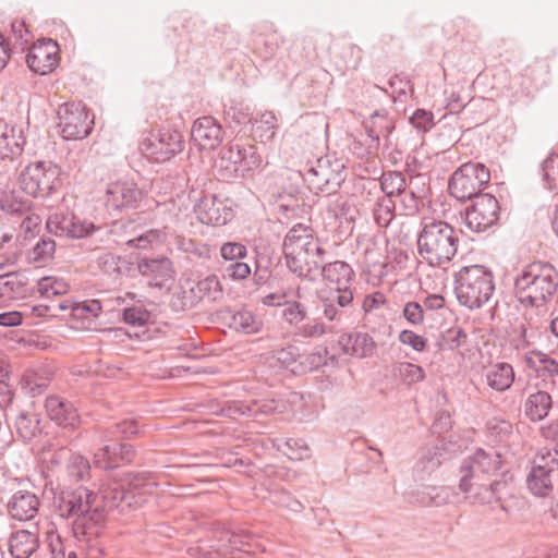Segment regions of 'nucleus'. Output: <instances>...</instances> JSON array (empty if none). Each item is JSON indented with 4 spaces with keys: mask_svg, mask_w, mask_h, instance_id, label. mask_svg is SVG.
<instances>
[{
    "mask_svg": "<svg viewBox=\"0 0 558 558\" xmlns=\"http://www.w3.org/2000/svg\"><path fill=\"white\" fill-rule=\"evenodd\" d=\"M56 513L72 521L74 536L87 543V556L99 558L105 547L97 541L105 529V512L96 493L80 486L64 488L54 494Z\"/></svg>",
    "mask_w": 558,
    "mask_h": 558,
    "instance_id": "1",
    "label": "nucleus"
},
{
    "mask_svg": "<svg viewBox=\"0 0 558 558\" xmlns=\"http://www.w3.org/2000/svg\"><path fill=\"white\" fill-rule=\"evenodd\" d=\"M500 466L501 456L493 449L478 448L473 454L464 458L459 469V488L464 498L473 505L499 504L500 509L507 512L501 502L507 482L488 480L498 473Z\"/></svg>",
    "mask_w": 558,
    "mask_h": 558,
    "instance_id": "2",
    "label": "nucleus"
},
{
    "mask_svg": "<svg viewBox=\"0 0 558 558\" xmlns=\"http://www.w3.org/2000/svg\"><path fill=\"white\" fill-rule=\"evenodd\" d=\"M282 248L290 271L300 278L316 280L325 262V250L310 227L293 226L284 236Z\"/></svg>",
    "mask_w": 558,
    "mask_h": 558,
    "instance_id": "3",
    "label": "nucleus"
},
{
    "mask_svg": "<svg viewBox=\"0 0 558 558\" xmlns=\"http://www.w3.org/2000/svg\"><path fill=\"white\" fill-rule=\"evenodd\" d=\"M319 275L326 282V289L318 293L323 314L329 322H341L343 308L353 302V282L355 272L352 266L343 260L323 263Z\"/></svg>",
    "mask_w": 558,
    "mask_h": 558,
    "instance_id": "4",
    "label": "nucleus"
},
{
    "mask_svg": "<svg viewBox=\"0 0 558 558\" xmlns=\"http://www.w3.org/2000/svg\"><path fill=\"white\" fill-rule=\"evenodd\" d=\"M558 290V271L548 262L525 265L515 276L513 292L524 306L539 308L549 303Z\"/></svg>",
    "mask_w": 558,
    "mask_h": 558,
    "instance_id": "5",
    "label": "nucleus"
},
{
    "mask_svg": "<svg viewBox=\"0 0 558 558\" xmlns=\"http://www.w3.org/2000/svg\"><path fill=\"white\" fill-rule=\"evenodd\" d=\"M458 231L444 220L422 222L416 239L420 258L432 267H441L453 259L459 247Z\"/></svg>",
    "mask_w": 558,
    "mask_h": 558,
    "instance_id": "6",
    "label": "nucleus"
},
{
    "mask_svg": "<svg viewBox=\"0 0 558 558\" xmlns=\"http://www.w3.org/2000/svg\"><path fill=\"white\" fill-rule=\"evenodd\" d=\"M493 274L482 265L462 267L454 277V293L458 302L470 308H480L493 296Z\"/></svg>",
    "mask_w": 558,
    "mask_h": 558,
    "instance_id": "7",
    "label": "nucleus"
},
{
    "mask_svg": "<svg viewBox=\"0 0 558 558\" xmlns=\"http://www.w3.org/2000/svg\"><path fill=\"white\" fill-rule=\"evenodd\" d=\"M46 230L49 234L60 238L81 239L96 236L100 241L105 235L114 234L124 223L117 222L111 226H95L93 222L81 221L71 213L58 211L51 214L46 220Z\"/></svg>",
    "mask_w": 558,
    "mask_h": 558,
    "instance_id": "8",
    "label": "nucleus"
},
{
    "mask_svg": "<svg viewBox=\"0 0 558 558\" xmlns=\"http://www.w3.org/2000/svg\"><path fill=\"white\" fill-rule=\"evenodd\" d=\"M490 181V172L486 166L478 162L461 165L449 180L448 189L454 198L469 201L483 194L482 191Z\"/></svg>",
    "mask_w": 558,
    "mask_h": 558,
    "instance_id": "9",
    "label": "nucleus"
},
{
    "mask_svg": "<svg viewBox=\"0 0 558 558\" xmlns=\"http://www.w3.org/2000/svg\"><path fill=\"white\" fill-rule=\"evenodd\" d=\"M60 169L46 161L27 165L20 174L21 189L33 197H48L54 193L60 182Z\"/></svg>",
    "mask_w": 558,
    "mask_h": 558,
    "instance_id": "10",
    "label": "nucleus"
},
{
    "mask_svg": "<svg viewBox=\"0 0 558 558\" xmlns=\"http://www.w3.org/2000/svg\"><path fill=\"white\" fill-rule=\"evenodd\" d=\"M343 170L344 165L341 160L323 157L305 172L304 180L312 192L328 196L337 193L344 181Z\"/></svg>",
    "mask_w": 558,
    "mask_h": 558,
    "instance_id": "11",
    "label": "nucleus"
},
{
    "mask_svg": "<svg viewBox=\"0 0 558 558\" xmlns=\"http://www.w3.org/2000/svg\"><path fill=\"white\" fill-rule=\"evenodd\" d=\"M558 472V445L546 453L535 457L526 477L529 490L537 497H547L554 488V478Z\"/></svg>",
    "mask_w": 558,
    "mask_h": 558,
    "instance_id": "12",
    "label": "nucleus"
},
{
    "mask_svg": "<svg viewBox=\"0 0 558 558\" xmlns=\"http://www.w3.org/2000/svg\"><path fill=\"white\" fill-rule=\"evenodd\" d=\"M25 137L21 130L5 128L0 134V183L9 181L22 163Z\"/></svg>",
    "mask_w": 558,
    "mask_h": 558,
    "instance_id": "13",
    "label": "nucleus"
},
{
    "mask_svg": "<svg viewBox=\"0 0 558 558\" xmlns=\"http://www.w3.org/2000/svg\"><path fill=\"white\" fill-rule=\"evenodd\" d=\"M183 135L173 129H161L141 143V149L156 162H165L183 149Z\"/></svg>",
    "mask_w": 558,
    "mask_h": 558,
    "instance_id": "14",
    "label": "nucleus"
},
{
    "mask_svg": "<svg viewBox=\"0 0 558 558\" xmlns=\"http://www.w3.org/2000/svg\"><path fill=\"white\" fill-rule=\"evenodd\" d=\"M471 207L465 209L464 222L474 232H484L496 226L499 220L500 207L492 194H480L472 199Z\"/></svg>",
    "mask_w": 558,
    "mask_h": 558,
    "instance_id": "15",
    "label": "nucleus"
},
{
    "mask_svg": "<svg viewBox=\"0 0 558 558\" xmlns=\"http://www.w3.org/2000/svg\"><path fill=\"white\" fill-rule=\"evenodd\" d=\"M263 158L253 145L231 143L220 154V166L229 173L248 172L262 167Z\"/></svg>",
    "mask_w": 558,
    "mask_h": 558,
    "instance_id": "16",
    "label": "nucleus"
},
{
    "mask_svg": "<svg viewBox=\"0 0 558 558\" xmlns=\"http://www.w3.org/2000/svg\"><path fill=\"white\" fill-rule=\"evenodd\" d=\"M59 128L64 140L85 138L93 130L94 119L84 106L66 104L59 111Z\"/></svg>",
    "mask_w": 558,
    "mask_h": 558,
    "instance_id": "17",
    "label": "nucleus"
},
{
    "mask_svg": "<svg viewBox=\"0 0 558 558\" xmlns=\"http://www.w3.org/2000/svg\"><path fill=\"white\" fill-rule=\"evenodd\" d=\"M144 197L143 191L132 181H114L107 185L104 204L109 213L135 209Z\"/></svg>",
    "mask_w": 558,
    "mask_h": 558,
    "instance_id": "18",
    "label": "nucleus"
},
{
    "mask_svg": "<svg viewBox=\"0 0 558 558\" xmlns=\"http://www.w3.org/2000/svg\"><path fill=\"white\" fill-rule=\"evenodd\" d=\"M263 550L262 545L246 532H226L217 545V554L221 558H248Z\"/></svg>",
    "mask_w": 558,
    "mask_h": 558,
    "instance_id": "19",
    "label": "nucleus"
},
{
    "mask_svg": "<svg viewBox=\"0 0 558 558\" xmlns=\"http://www.w3.org/2000/svg\"><path fill=\"white\" fill-rule=\"evenodd\" d=\"M59 45L48 38L38 40L26 54V63L34 73L46 75L52 72L59 63Z\"/></svg>",
    "mask_w": 558,
    "mask_h": 558,
    "instance_id": "20",
    "label": "nucleus"
},
{
    "mask_svg": "<svg viewBox=\"0 0 558 558\" xmlns=\"http://www.w3.org/2000/svg\"><path fill=\"white\" fill-rule=\"evenodd\" d=\"M189 290L182 291V306L193 307L202 301L216 302L223 295L222 287L217 276L210 275L196 282L187 281Z\"/></svg>",
    "mask_w": 558,
    "mask_h": 558,
    "instance_id": "21",
    "label": "nucleus"
},
{
    "mask_svg": "<svg viewBox=\"0 0 558 558\" xmlns=\"http://www.w3.org/2000/svg\"><path fill=\"white\" fill-rule=\"evenodd\" d=\"M197 219L204 225L223 226L233 217V211L226 201L216 195H205L194 206Z\"/></svg>",
    "mask_w": 558,
    "mask_h": 558,
    "instance_id": "22",
    "label": "nucleus"
},
{
    "mask_svg": "<svg viewBox=\"0 0 558 558\" xmlns=\"http://www.w3.org/2000/svg\"><path fill=\"white\" fill-rule=\"evenodd\" d=\"M135 456L136 451L130 444H104L94 454V464L102 470H112L131 463Z\"/></svg>",
    "mask_w": 558,
    "mask_h": 558,
    "instance_id": "23",
    "label": "nucleus"
},
{
    "mask_svg": "<svg viewBox=\"0 0 558 558\" xmlns=\"http://www.w3.org/2000/svg\"><path fill=\"white\" fill-rule=\"evenodd\" d=\"M137 268L140 274L148 279L149 286L159 289L172 281L175 274L171 259L166 256L144 257L138 260Z\"/></svg>",
    "mask_w": 558,
    "mask_h": 558,
    "instance_id": "24",
    "label": "nucleus"
},
{
    "mask_svg": "<svg viewBox=\"0 0 558 558\" xmlns=\"http://www.w3.org/2000/svg\"><path fill=\"white\" fill-rule=\"evenodd\" d=\"M223 134L222 126L210 116L195 120L191 131V137L199 149L217 148L223 141Z\"/></svg>",
    "mask_w": 558,
    "mask_h": 558,
    "instance_id": "25",
    "label": "nucleus"
},
{
    "mask_svg": "<svg viewBox=\"0 0 558 558\" xmlns=\"http://www.w3.org/2000/svg\"><path fill=\"white\" fill-rule=\"evenodd\" d=\"M96 495L104 509L105 518L111 509L117 508L120 512H124L137 504L134 493L126 492L118 482L104 484Z\"/></svg>",
    "mask_w": 558,
    "mask_h": 558,
    "instance_id": "26",
    "label": "nucleus"
},
{
    "mask_svg": "<svg viewBox=\"0 0 558 558\" xmlns=\"http://www.w3.org/2000/svg\"><path fill=\"white\" fill-rule=\"evenodd\" d=\"M40 500L29 490L15 492L7 502L8 514L19 522L32 521L38 514Z\"/></svg>",
    "mask_w": 558,
    "mask_h": 558,
    "instance_id": "27",
    "label": "nucleus"
},
{
    "mask_svg": "<svg viewBox=\"0 0 558 558\" xmlns=\"http://www.w3.org/2000/svg\"><path fill=\"white\" fill-rule=\"evenodd\" d=\"M45 408L50 420L57 425L71 429L78 426L80 416L69 400L59 396H50L45 401Z\"/></svg>",
    "mask_w": 558,
    "mask_h": 558,
    "instance_id": "28",
    "label": "nucleus"
},
{
    "mask_svg": "<svg viewBox=\"0 0 558 558\" xmlns=\"http://www.w3.org/2000/svg\"><path fill=\"white\" fill-rule=\"evenodd\" d=\"M524 363L536 378L555 385L558 379V361L541 350H531L524 354Z\"/></svg>",
    "mask_w": 558,
    "mask_h": 558,
    "instance_id": "29",
    "label": "nucleus"
},
{
    "mask_svg": "<svg viewBox=\"0 0 558 558\" xmlns=\"http://www.w3.org/2000/svg\"><path fill=\"white\" fill-rule=\"evenodd\" d=\"M553 398L546 390L536 389L527 393L522 403L524 416L532 423L545 420L553 409Z\"/></svg>",
    "mask_w": 558,
    "mask_h": 558,
    "instance_id": "30",
    "label": "nucleus"
},
{
    "mask_svg": "<svg viewBox=\"0 0 558 558\" xmlns=\"http://www.w3.org/2000/svg\"><path fill=\"white\" fill-rule=\"evenodd\" d=\"M483 376L486 385L492 390L499 393L508 391L515 380L514 368L508 362H496L489 364L485 368Z\"/></svg>",
    "mask_w": 558,
    "mask_h": 558,
    "instance_id": "31",
    "label": "nucleus"
},
{
    "mask_svg": "<svg viewBox=\"0 0 558 558\" xmlns=\"http://www.w3.org/2000/svg\"><path fill=\"white\" fill-rule=\"evenodd\" d=\"M366 135L368 137L367 149H377L379 146L380 138H388L390 133L395 129L392 118L385 111H376L368 120L364 122Z\"/></svg>",
    "mask_w": 558,
    "mask_h": 558,
    "instance_id": "32",
    "label": "nucleus"
},
{
    "mask_svg": "<svg viewBox=\"0 0 558 558\" xmlns=\"http://www.w3.org/2000/svg\"><path fill=\"white\" fill-rule=\"evenodd\" d=\"M339 345L347 355L355 357H369L376 351V342L366 332H351L339 337Z\"/></svg>",
    "mask_w": 558,
    "mask_h": 558,
    "instance_id": "33",
    "label": "nucleus"
},
{
    "mask_svg": "<svg viewBox=\"0 0 558 558\" xmlns=\"http://www.w3.org/2000/svg\"><path fill=\"white\" fill-rule=\"evenodd\" d=\"M9 551L13 558H29L39 547L37 532L19 530L9 538Z\"/></svg>",
    "mask_w": 558,
    "mask_h": 558,
    "instance_id": "34",
    "label": "nucleus"
},
{
    "mask_svg": "<svg viewBox=\"0 0 558 558\" xmlns=\"http://www.w3.org/2000/svg\"><path fill=\"white\" fill-rule=\"evenodd\" d=\"M450 495L445 486H422L412 493V501L423 507H439L449 501Z\"/></svg>",
    "mask_w": 558,
    "mask_h": 558,
    "instance_id": "35",
    "label": "nucleus"
},
{
    "mask_svg": "<svg viewBox=\"0 0 558 558\" xmlns=\"http://www.w3.org/2000/svg\"><path fill=\"white\" fill-rule=\"evenodd\" d=\"M40 415L34 411H21L14 421L17 436L23 441H31L41 434Z\"/></svg>",
    "mask_w": 558,
    "mask_h": 558,
    "instance_id": "36",
    "label": "nucleus"
},
{
    "mask_svg": "<svg viewBox=\"0 0 558 558\" xmlns=\"http://www.w3.org/2000/svg\"><path fill=\"white\" fill-rule=\"evenodd\" d=\"M0 209L11 220L17 221L34 209L33 202L14 192H5L0 197Z\"/></svg>",
    "mask_w": 558,
    "mask_h": 558,
    "instance_id": "37",
    "label": "nucleus"
},
{
    "mask_svg": "<svg viewBox=\"0 0 558 558\" xmlns=\"http://www.w3.org/2000/svg\"><path fill=\"white\" fill-rule=\"evenodd\" d=\"M250 123L252 124L253 137L258 138L262 143L272 140L278 129V120L272 111L259 113L252 118Z\"/></svg>",
    "mask_w": 558,
    "mask_h": 558,
    "instance_id": "38",
    "label": "nucleus"
},
{
    "mask_svg": "<svg viewBox=\"0 0 558 558\" xmlns=\"http://www.w3.org/2000/svg\"><path fill=\"white\" fill-rule=\"evenodd\" d=\"M138 433L137 424L135 421L124 420L122 422L112 424L99 430V439L101 445L114 444L122 439H129Z\"/></svg>",
    "mask_w": 558,
    "mask_h": 558,
    "instance_id": "39",
    "label": "nucleus"
},
{
    "mask_svg": "<svg viewBox=\"0 0 558 558\" xmlns=\"http://www.w3.org/2000/svg\"><path fill=\"white\" fill-rule=\"evenodd\" d=\"M230 327L245 335L258 333L263 328V320L248 310H241L231 316Z\"/></svg>",
    "mask_w": 558,
    "mask_h": 558,
    "instance_id": "40",
    "label": "nucleus"
},
{
    "mask_svg": "<svg viewBox=\"0 0 558 558\" xmlns=\"http://www.w3.org/2000/svg\"><path fill=\"white\" fill-rule=\"evenodd\" d=\"M117 222L124 223V227L122 229H119L117 231V233H114V234L105 235V238H107L108 242H112L117 245L125 244L129 247L141 248V250H145V248H148L151 246L149 239L147 238L145 232L142 234H138L134 238H130L128 235L126 229L132 228V222L119 220V221H114L113 223H117Z\"/></svg>",
    "mask_w": 558,
    "mask_h": 558,
    "instance_id": "41",
    "label": "nucleus"
},
{
    "mask_svg": "<svg viewBox=\"0 0 558 558\" xmlns=\"http://www.w3.org/2000/svg\"><path fill=\"white\" fill-rule=\"evenodd\" d=\"M17 221H20V227L16 238L21 244H26L40 234L43 219L35 209L31 210Z\"/></svg>",
    "mask_w": 558,
    "mask_h": 558,
    "instance_id": "42",
    "label": "nucleus"
},
{
    "mask_svg": "<svg viewBox=\"0 0 558 558\" xmlns=\"http://www.w3.org/2000/svg\"><path fill=\"white\" fill-rule=\"evenodd\" d=\"M56 253V242L49 236H41L27 253L29 263L44 265L50 262Z\"/></svg>",
    "mask_w": 558,
    "mask_h": 558,
    "instance_id": "43",
    "label": "nucleus"
},
{
    "mask_svg": "<svg viewBox=\"0 0 558 558\" xmlns=\"http://www.w3.org/2000/svg\"><path fill=\"white\" fill-rule=\"evenodd\" d=\"M276 410V407L274 405V401L258 404L257 402H254L253 404L246 405V404H232L228 408L223 409L225 415L235 418L236 415H246V416H255L258 412H262L264 414H270Z\"/></svg>",
    "mask_w": 558,
    "mask_h": 558,
    "instance_id": "44",
    "label": "nucleus"
},
{
    "mask_svg": "<svg viewBox=\"0 0 558 558\" xmlns=\"http://www.w3.org/2000/svg\"><path fill=\"white\" fill-rule=\"evenodd\" d=\"M380 189L384 196L397 197L405 189V175L399 171H387L380 177Z\"/></svg>",
    "mask_w": 558,
    "mask_h": 558,
    "instance_id": "45",
    "label": "nucleus"
},
{
    "mask_svg": "<svg viewBox=\"0 0 558 558\" xmlns=\"http://www.w3.org/2000/svg\"><path fill=\"white\" fill-rule=\"evenodd\" d=\"M393 374L408 386L422 381L425 378L424 369L420 365L410 362L397 363L393 367Z\"/></svg>",
    "mask_w": 558,
    "mask_h": 558,
    "instance_id": "46",
    "label": "nucleus"
},
{
    "mask_svg": "<svg viewBox=\"0 0 558 558\" xmlns=\"http://www.w3.org/2000/svg\"><path fill=\"white\" fill-rule=\"evenodd\" d=\"M396 202L391 197L383 196L377 199L373 217L379 227H387L395 218Z\"/></svg>",
    "mask_w": 558,
    "mask_h": 558,
    "instance_id": "47",
    "label": "nucleus"
},
{
    "mask_svg": "<svg viewBox=\"0 0 558 558\" xmlns=\"http://www.w3.org/2000/svg\"><path fill=\"white\" fill-rule=\"evenodd\" d=\"M37 290L40 296L50 300L52 296H61L68 293V283L56 277H44L37 282Z\"/></svg>",
    "mask_w": 558,
    "mask_h": 558,
    "instance_id": "48",
    "label": "nucleus"
},
{
    "mask_svg": "<svg viewBox=\"0 0 558 558\" xmlns=\"http://www.w3.org/2000/svg\"><path fill=\"white\" fill-rule=\"evenodd\" d=\"M269 499L272 505L293 513H300L304 509V505L299 499L294 498L290 492L283 488L271 490Z\"/></svg>",
    "mask_w": 558,
    "mask_h": 558,
    "instance_id": "49",
    "label": "nucleus"
},
{
    "mask_svg": "<svg viewBox=\"0 0 558 558\" xmlns=\"http://www.w3.org/2000/svg\"><path fill=\"white\" fill-rule=\"evenodd\" d=\"M486 430L489 437L494 438L498 442H504L513 434V425L508 420L492 417L486 423Z\"/></svg>",
    "mask_w": 558,
    "mask_h": 558,
    "instance_id": "50",
    "label": "nucleus"
},
{
    "mask_svg": "<svg viewBox=\"0 0 558 558\" xmlns=\"http://www.w3.org/2000/svg\"><path fill=\"white\" fill-rule=\"evenodd\" d=\"M66 472L72 480L84 481L90 475L89 461L81 454H71L68 459Z\"/></svg>",
    "mask_w": 558,
    "mask_h": 558,
    "instance_id": "51",
    "label": "nucleus"
},
{
    "mask_svg": "<svg viewBox=\"0 0 558 558\" xmlns=\"http://www.w3.org/2000/svg\"><path fill=\"white\" fill-rule=\"evenodd\" d=\"M278 450L291 460H303L310 456V448L301 438H289L282 441L278 445Z\"/></svg>",
    "mask_w": 558,
    "mask_h": 558,
    "instance_id": "52",
    "label": "nucleus"
},
{
    "mask_svg": "<svg viewBox=\"0 0 558 558\" xmlns=\"http://www.w3.org/2000/svg\"><path fill=\"white\" fill-rule=\"evenodd\" d=\"M121 260L122 258L119 255L110 252H102L96 257L95 263L97 268L104 274L109 276H118L122 272L120 267Z\"/></svg>",
    "mask_w": 558,
    "mask_h": 558,
    "instance_id": "53",
    "label": "nucleus"
},
{
    "mask_svg": "<svg viewBox=\"0 0 558 558\" xmlns=\"http://www.w3.org/2000/svg\"><path fill=\"white\" fill-rule=\"evenodd\" d=\"M300 357L299 348L295 345H288L286 348H281L279 350H275L272 352V360L280 365V367L286 369H291L293 373L295 368L293 365L296 363Z\"/></svg>",
    "mask_w": 558,
    "mask_h": 558,
    "instance_id": "54",
    "label": "nucleus"
},
{
    "mask_svg": "<svg viewBox=\"0 0 558 558\" xmlns=\"http://www.w3.org/2000/svg\"><path fill=\"white\" fill-rule=\"evenodd\" d=\"M388 86L390 89V96L393 99V101H404L408 94H413V85L411 84V81L401 77L400 75H395L389 78Z\"/></svg>",
    "mask_w": 558,
    "mask_h": 558,
    "instance_id": "55",
    "label": "nucleus"
},
{
    "mask_svg": "<svg viewBox=\"0 0 558 558\" xmlns=\"http://www.w3.org/2000/svg\"><path fill=\"white\" fill-rule=\"evenodd\" d=\"M543 178L550 190L558 189V153L551 154L542 165Z\"/></svg>",
    "mask_w": 558,
    "mask_h": 558,
    "instance_id": "56",
    "label": "nucleus"
},
{
    "mask_svg": "<svg viewBox=\"0 0 558 558\" xmlns=\"http://www.w3.org/2000/svg\"><path fill=\"white\" fill-rule=\"evenodd\" d=\"M281 43L280 36L274 32L264 38L262 46H256L255 52L265 61L270 60L276 56Z\"/></svg>",
    "mask_w": 558,
    "mask_h": 558,
    "instance_id": "57",
    "label": "nucleus"
},
{
    "mask_svg": "<svg viewBox=\"0 0 558 558\" xmlns=\"http://www.w3.org/2000/svg\"><path fill=\"white\" fill-rule=\"evenodd\" d=\"M282 317L289 325L295 326L305 319L306 307L296 301L287 302L282 308Z\"/></svg>",
    "mask_w": 558,
    "mask_h": 558,
    "instance_id": "58",
    "label": "nucleus"
},
{
    "mask_svg": "<svg viewBox=\"0 0 558 558\" xmlns=\"http://www.w3.org/2000/svg\"><path fill=\"white\" fill-rule=\"evenodd\" d=\"M341 56L344 59L345 71H356L363 59V50L355 44H348L343 46Z\"/></svg>",
    "mask_w": 558,
    "mask_h": 558,
    "instance_id": "59",
    "label": "nucleus"
},
{
    "mask_svg": "<svg viewBox=\"0 0 558 558\" xmlns=\"http://www.w3.org/2000/svg\"><path fill=\"white\" fill-rule=\"evenodd\" d=\"M397 197L400 198V204L403 209V215L413 216L415 215L421 206L423 205V199L417 194L409 191L408 189H403L402 193H400Z\"/></svg>",
    "mask_w": 558,
    "mask_h": 558,
    "instance_id": "60",
    "label": "nucleus"
},
{
    "mask_svg": "<svg viewBox=\"0 0 558 558\" xmlns=\"http://www.w3.org/2000/svg\"><path fill=\"white\" fill-rule=\"evenodd\" d=\"M223 116L226 120L236 124H243L252 120V118H248V109L238 101H231L230 105L225 106Z\"/></svg>",
    "mask_w": 558,
    "mask_h": 558,
    "instance_id": "61",
    "label": "nucleus"
},
{
    "mask_svg": "<svg viewBox=\"0 0 558 558\" xmlns=\"http://www.w3.org/2000/svg\"><path fill=\"white\" fill-rule=\"evenodd\" d=\"M405 189L425 198L429 192V179L426 174L416 173L405 180Z\"/></svg>",
    "mask_w": 558,
    "mask_h": 558,
    "instance_id": "62",
    "label": "nucleus"
},
{
    "mask_svg": "<svg viewBox=\"0 0 558 558\" xmlns=\"http://www.w3.org/2000/svg\"><path fill=\"white\" fill-rule=\"evenodd\" d=\"M410 123L416 130L427 132L434 126V114L425 109H416L410 117Z\"/></svg>",
    "mask_w": 558,
    "mask_h": 558,
    "instance_id": "63",
    "label": "nucleus"
},
{
    "mask_svg": "<svg viewBox=\"0 0 558 558\" xmlns=\"http://www.w3.org/2000/svg\"><path fill=\"white\" fill-rule=\"evenodd\" d=\"M466 333L460 327H452L444 335V345L448 350H454L462 347L466 342Z\"/></svg>",
    "mask_w": 558,
    "mask_h": 558,
    "instance_id": "64",
    "label": "nucleus"
}]
</instances>
